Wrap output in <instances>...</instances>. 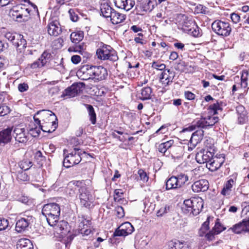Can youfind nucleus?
<instances>
[{
	"label": "nucleus",
	"instance_id": "nucleus-1",
	"mask_svg": "<svg viewBox=\"0 0 249 249\" xmlns=\"http://www.w3.org/2000/svg\"><path fill=\"white\" fill-rule=\"evenodd\" d=\"M73 184L78 190V197L80 200V205L88 209L92 208L94 206V198L86 184L82 181H77L73 182Z\"/></svg>",
	"mask_w": 249,
	"mask_h": 249
},
{
	"label": "nucleus",
	"instance_id": "nucleus-2",
	"mask_svg": "<svg viewBox=\"0 0 249 249\" xmlns=\"http://www.w3.org/2000/svg\"><path fill=\"white\" fill-rule=\"evenodd\" d=\"M218 121V117L214 116H207L206 117H201L200 119H196L192 122L191 125L184 128L182 130V132H191L197 128L207 129L213 126L215 124L217 123Z\"/></svg>",
	"mask_w": 249,
	"mask_h": 249
},
{
	"label": "nucleus",
	"instance_id": "nucleus-3",
	"mask_svg": "<svg viewBox=\"0 0 249 249\" xmlns=\"http://www.w3.org/2000/svg\"><path fill=\"white\" fill-rule=\"evenodd\" d=\"M203 207V200L201 198L193 197L184 201L182 210L186 214L196 215L199 213Z\"/></svg>",
	"mask_w": 249,
	"mask_h": 249
},
{
	"label": "nucleus",
	"instance_id": "nucleus-4",
	"mask_svg": "<svg viewBox=\"0 0 249 249\" xmlns=\"http://www.w3.org/2000/svg\"><path fill=\"white\" fill-rule=\"evenodd\" d=\"M42 213L44 215L48 224L54 225L59 220L60 214L59 205L55 203H48L44 205Z\"/></svg>",
	"mask_w": 249,
	"mask_h": 249
},
{
	"label": "nucleus",
	"instance_id": "nucleus-5",
	"mask_svg": "<svg viewBox=\"0 0 249 249\" xmlns=\"http://www.w3.org/2000/svg\"><path fill=\"white\" fill-rule=\"evenodd\" d=\"M66 150H64V159L63 160V165L67 168L73 166L80 162L82 160L81 155L85 154V151H82L78 148L74 149L68 155H65Z\"/></svg>",
	"mask_w": 249,
	"mask_h": 249
},
{
	"label": "nucleus",
	"instance_id": "nucleus-6",
	"mask_svg": "<svg viewBox=\"0 0 249 249\" xmlns=\"http://www.w3.org/2000/svg\"><path fill=\"white\" fill-rule=\"evenodd\" d=\"M213 31L217 35L228 36L231 32V27L229 22L216 20L212 24Z\"/></svg>",
	"mask_w": 249,
	"mask_h": 249
},
{
	"label": "nucleus",
	"instance_id": "nucleus-7",
	"mask_svg": "<svg viewBox=\"0 0 249 249\" xmlns=\"http://www.w3.org/2000/svg\"><path fill=\"white\" fill-rule=\"evenodd\" d=\"M97 57L101 60H109L115 61L118 59V56L115 51L108 45H103L96 51Z\"/></svg>",
	"mask_w": 249,
	"mask_h": 249
},
{
	"label": "nucleus",
	"instance_id": "nucleus-8",
	"mask_svg": "<svg viewBox=\"0 0 249 249\" xmlns=\"http://www.w3.org/2000/svg\"><path fill=\"white\" fill-rule=\"evenodd\" d=\"M37 115H39L42 118L43 124H47L53 126V129L51 131H54L57 127V124L56 121L57 117L52 111L49 110H42L36 112Z\"/></svg>",
	"mask_w": 249,
	"mask_h": 249
},
{
	"label": "nucleus",
	"instance_id": "nucleus-9",
	"mask_svg": "<svg viewBox=\"0 0 249 249\" xmlns=\"http://www.w3.org/2000/svg\"><path fill=\"white\" fill-rule=\"evenodd\" d=\"M85 84L83 83H75L67 88L64 91L62 96L73 97L82 92L84 89Z\"/></svg>",
	"mask_w": 249,
	"mask_h": 249
},
{
	"label": "nucleus",
	"instance_id": "nucleus-10",
	"mask_svg": "<svg viewBox=\"0 0 249 249\" xmlns=\"http://www.w3.org/2000/svg\"><path fill=\"white\" fill-rule=\"evenodd\" d=\"M134 231V228L128 222L121 224L114 232V236H126L131 234Z\"/></svg>",
	"mask_w": 249,
	"mask_h": 249
},
{
	"label": "nucleus",
	"instance_id": "nucleus-11",
	"mask_svg": "<svg viewBox=\"0 0 249 249\" xmlns=\"http://www.w3.org/2000/svg\"><path fill=\"white\" fill-rule=\"evenodd\" d=\"M33 222L34 218L32 216H27L26 217L21 218L16 223V231L18 232H22L26 231L29 225Z\"/></svg>",
	"mask_w": 249,
	"mask_h": 249
},
{
	"label": "nucleus",
	"instance_id": "nucleus-12",
	"mask_svg": "<svg viewBox=\"0 0 249 249\" xmlns=\"http://www.w3.org/2000/svg\"><path fill=\"white\" fill-rule=\"evenodd\" d=\"M236 234H240L243 232L249 231V219L244 218L241 221L234 225L229 229Z\"/></svg>",
	"mask_w": 249,
	"mask_h": 249
},
{
	"label": "nucleus",
	"instance_id": "nucleus-13",
	"mask_svg": "<svg viewBox=\"0 0 249 249\" xmlns=\"http://www.w3.org/2000/svg\"><path fill=\"white\" fill-rule=\"evenodd\" d=\"M155 1L151 0H141L136 5L137 10L140 12V14L143 15V12H150L154 9Z\"/></svg>",
	"mask_w": 249,
	"mask_h": 249
},
{
	"label": "nucleus",
	"instance_id": "nucleus-14",
	"mask_svg": "<svg viewBox=\"0 0 249 249\" xmlns=\"http://www.w3.org/2000/svg\"><path fill=\"white\" fill-rule=\"evenodd\" d=\"M214 153L208 150L203 149L198 152L196 155V159L197 162L201 164L206 163H208L213 157Z\"/></svg>",
	"mask_w": 249,
	"mask_h": 249
},
{
	"label": "nucleus",
	"instance_id": "nucleus-15",
	"mask_svg": "<svg viewBox=\"0 0 249 249\" xmlns=\"http://www.w3.org/2000/svg\"><path fill=\"white\" fill-rule=\"evenodd\" d=\"M92 79L101 81L107 76V72L106 68L101 66H92Z\"/></svg>",
	"mask_w": 249,
	"mask_h": 249
},
{
	"label": "nucleus",
	"instance_id": "nucleus-16",
	"mask_svg": "<svg viewBox=\"0 0 249 249\" xmlns=\"http://www.w3.org/2000/svg\"><path fill=\"white\" fill-rule=\"evenodd\" d=\"M92 66L85 65L77 71V75L83 80L92 79Z\"/></svg>",
	"mask_w": 249,
	"mask_h": 249
},
{
	"label": "nucleus",
	"instance_id": "nucleus-17",
	"mask_svg": "<svg viewBox=\"0 0 249 249\" xmlns=\"http://www.w3.org/2000/svg\"><path fill=\"white\" fill-rule=\"evenodd\" d=\"M51 226L53 227L54 231L61 236H63L68 232V223L64 221H56L54 225L49 224Z\"/></svg>",
	"mask_w": 249,
	"mask_h": 249
},
{
	"label": "nucleus",
	"instance_id": "nucleus-18",
	"mask_svg": "<svg viewBox=\"0 0 249 249\" xmlns=\"http://www.w3.org/2000/svg\"><path fill=\"white\" fill-rule=\"evenodd\" d=\"M175 76V71L170 69H166L162 72L160 76V80L162 84L168 86L173 82Z\"/></svg>",
	"mask_w": 249,
	"mask_h": 249
},
{
	"label": "nucleus",
	"instance_id": "nucleus-19",
	"mask_svg": "<svg viewBox=\"0 0 249 249\" xmlns=\"http://www.w3.org/2000/svg\"><path fill=\"white\" fill-rule=\"evenodd\" d=\"M209 186V183L206 179H200L195 181L191 186L193 191L195 193L206 191Z\"/></svg>",
	"mask_w": 249,
	"mask_h": 249
},
{
	"label": "nucleus",
	"instance_id": "nucleus-20",
	"mask_svg": "<svg viewBox=\"0 0 249 249\" xmlns=\"http://www.w3.org/2000/svg\"><path fill=\"white\" fill-rule=\"evenodd\" d=\"M225 160L223 157H213L212 160L208 163H207L206 166L211 171H215L218 170L224 162Z\"/></svg>",
	"mask_w": 249,
	"mask_h": 249
},
{
	"label": "nucleus",
	"instance_id": "nucleus-21",
	"mask_svg": "<svg viewBox=\"0 0 249 249\" xmlns=\"http://www.w3.org/2000/svg\"><path fill=\"white\" fill-rule=\"evenodd\" d=\"M115 5L118 8L129 11L135 4L134 0H114Z\"/></svg>",
	"mask_w": 249,
	"mask_h": 249
},
{
	"label": "nucleus",
	"instance_id": "nucleus-22",
	"mask_svg": "<svg viewBox=\"0 0 249 249\" xmlns=\"http://www.w3.org/2000/svg\"><path fill=\"white\" fill-rule=\"evenodd\" d=\"M48 32L51 36H57L61 33V28L57 20L50 22L48 25Z\"/></svg>",
	"mask_w": 249,
	"mask_h": 249
},
{
	"label": "nucleus",
	"instance_id": "nucleus-23",
	"mask_svg": "<svg viewBox=\"0 0 249 249\" xmlns=\"http://www.w3.org/2000/svg\"><path fill=\"white\" fill-rule=\"evenodd\" d=\"M12 127H8L0 131V145L10 142L12 139Z\"/></svg>",
	"mask_w": 249,
	"mask_h": 249
},
{
	"label": "nucleus",
	"instance_id": "nucleus-24",
	"mask_svg": "<svg viewBox=\"0 0 249 249\" xmlns=\"http://www.w3.org/2000/svg\"><path fill=\"white\" fill-rule=\"evenodd\" d=\"M15 134V138L16 141L21 143H25L28 141L27 137L25 133L24 128H16L14 130Z\"/></svg>",
	"mask_w": 249,
	"mask_h": 249
},
{
	"label": "nucleus",
	"instance_id": "nucleus-25",
	"mask_svg": "<svg viewBox=\"0 0 249 249\" xmlns=\"http://www.w3.org/2000/svg\"><path fill=\"white\" fill-rule=\"evenodd\" d=\"M152 93V88L147 86L142 88L141 89L138 91V96L141 100L144 101L150 99L151 97Z\"/></svg>",
	"mask_w": 249,
	"mask_h": 249
},
{
	"label": "nucleus",
	"instance_id": "nucleus-26",
	"mask_svg": "<svg viewBox=\"0 0 249 249\" xmlns=\"http://www.w3.org/2000/svg\"><path fill=\"white\" fill-rule=\"evenodd\" d=\"M125 15L117 12L115 10L113 11L111 16L109 18V20L113 24H118L122 23L125 19Z\"/></svg>",
	"mask_w": 249,
	"mask_h": 249
},
{
	"label": "nucleus",
	"instance_id": "nucleus-27",
	"mask_svg": "<svg viewBox=\"0 0 249 249\" xmlns=\"http://www.w3.org/2000/svg\"><path fill=\"white\" fill-rule=\"evenodd\" d=\"M168 247L169 249H191L187 243L181 242L178 240L170 241Z\"/></svg>",
	"mask_w": 249,
	"mask_h": 249
},
{
	"label": "nucleus",
	"instance_id": "nucleus-28",
	"mask_svg": "<svg viewBox=\"0 0 249 249\" xmlns=\"http://www.w3.org/2000/svg\"><path fill=\"white\" fill-rule=\"evenodd\" d=\"M114 10L108 3L104 2L101 4V12L103 16L107 18H110Z\"/></svg>",
	"mask_w": 249,
	"mask_h": 249
},
{
	"label": "nucleus",
	"instance_id": "nucleus-29",
	"mask_svg": "<svg viewBox=\"0 0 249 249\" xmlns=\"http://www.w3.org/2000/svg\"><path fill=\"white\" fill-rule=\"evenodd\" d=\"M17 249H33V245L31 241L27 238H21L18 240L17 244Z\"/></svg>",
	"mask_w": 249,
	"mask_h": 249
},
{
	"label": "nucleus",
	"instance_id": "nucleus-30",
	"mask_svg": "<svg viewBox=\"0 0 249 249\" xmlns=\"http://www.w3.org/2000/svg\"><path fill=\"white\" fill-rule=\"evenodd\" d=\"M174 143V140H170L159 144L157 146L158 151L161 153L165 154V152L171 147Z\"/></svg>",
	"mask_w": 249,
	"mask_h": 249
},
{
	"label": "nucleus",
	"instance_id": "nucleus-31",
	"mask_svg": "<svg viewBox=\"0 0 249 249\" xmlns=\"http://www.w3.org/2000/svg\"><path fill=\"white\" fill-rule=\"evenodd\" d=\"M86 107L89 120L92 124H95L96 123V114L93 106L89 104H85Z\"/></svg>",
	"mask_w": 249,
	"mask_h": 249
},
{
	"label": "nucleus",
	"instance_id": "nucleus-32",
	"mask_svg": "<svg viewBox=\"0 0 249 249\" xmlns=\"http://www.w3.org/2000/svg\"><path fill=\"white\" fill-rule=\"evenodd\" d=\"M165 186V189L166 190L175 189L179 188L178 186V183L175 176H172L171 178H168L166 181Z\"/></svg>",
	"mask_w": 249,
	"mask_h": 249
},
{
	"label": "nucleus",
	"instance_id": "nucleus-33",
	"mask_svg": "<svg viewBox=\"0 0 249 249\" xmlns=\"http://www.w3.org/2000/svg\"><path fill=\"white\" fill-rule=\"evenodd\" d=\"M20 37L18 39H16L13 45L16 47L19 52H21L26 47L27 42L22 35L20 34Z\"/></svg>",
	"mask_w": 249,
	"mask_h": 249
},
{
	"label": "nucleus",
	"instance_id": "nucleus-34",
	"mask_svg": "<svg viewBox=\"0 0 249 249\" xmlns=\"http://www.w3.org/2000/svg\"><path fill=\"white\" fill-rule=\"evenodd\" d=\"M235 184V180L233 178H230L225 184L221 191V194L226 196L230 194L233 185Z\"/></svg>",
	"mask_w": 249,
	"mask_h": 249
},
{
	"label": "nucleus",
	"instance_id": "nucleus-35",
	"mask_svg": "<svg viewBox=\"0 0 249 249\" xmlns=\"http://www.w3.org/2000/svg\"><path fill=\"white\" fill-rule=\"evenodd\" d=\"M84 37V33L82 31L73 32L71 34L70 38L71 42L75 44L79 43Z\"/></svg>",
	"mask_w": 249,
	"mask_h": 249
},
{
	"label": "nucleus",
	"instance_id": "nucleus-36",
	"mask_svg": "<svg viewBox=\"0 0 249 249\" xmlns=\"http://www.w3.org/2000/svg\"><path fill=\"white\" fill-rule=\"evenodd\" d=\"M17 9H18V12H19L18 16H20L21 18L23 17L28 18L31 15V10L26 8L25 5H18Z\"/></svg>",
	"mask_w": 249,
	"mask_h": 249
},
{
	"label": "nucleus",
	"instance_id": "nucleus-37",
	"mask_svg": "<svg viewBox=\"0 0 249 249\" xmlns=\"http://www.w3.org/2000/svg\"><path fill=\"white\" fill-rule=\"evenodd\" d=\"M236 112L238 115V121L240 124H243L245 121L246 112L245 107L242 106H238L236 108Z\"/></svg>",
	"mask_w": 249,
	"mask_h": 249
},
{
	"label": "nucleus",
	"instance_id": "nucleus-38",
	"mask_svg": "<svg viewBox=\"0 0 249 249\" xmlns=\"http://www.w3.org/2000/svg\"><path fill=\"white\" fill-rule=\"evenodd\" d=\"M34 158L39 166H42L46 161V157L44 156L42 153L38 150L35 153Z\"/></svg>",
	"mask_w": 249,
	"mask_h": 249
},
{
	"label": "nucleus",
	"instance_id": "nucleus-39",
	"mask_svg": "<svg viewBox=\"0 0 249 249\" xmlns=\"http://www.w3.org/2000/svg\"><path fill=\"white\" fill-rule=\"evenodd\" d=\"M86 49V46L84 43L79 44L75 45L73 46L70 47L68 49V51L70 52H76L78 53L81 54L84 52V50Z\"/></svg>",
	"mask_w": 249,
	"mask_h": 249
},
{
	"label": "nucleus",
	"instance_id": "nucleus-40",
	"mask_svg": "<svg viewBox=\"0 0 249 249\" xmlns=\"http://www.w3.org/2000/svg\"><path fill=\"white\" fill-rule=\"evenodd\" d=\"M175 177H176L178 186L179 188L183 186L189 179L188 176L183 173L179 174Z\"/></svg>",
	"mask_w": 249,
	"mask_h": 249
},
{
	"label": "nucleus",
	"instance_id": "nucleus-41",
	"mask_svg": "<svg viewBox=\"0 0 249 249\" xmlns=\"http://www.w3.org/2000/svg\"><path fill=\"white\" fill-rule=\"evenodd\" d=\"M19 166L22 170L26 171L33 166V163L30 160L24 159L19 162Z\"/></svg>",
	"mask_w": 249,
	"mask_h": 249
},
{
	"label": "nucleus",
	"instance_id": "nucleus-42",
	"mask_svg": "<svg viewBox=\"0 0 249 249\" xmlns=\"http://www.w3.org/2000/svg\"><path fill=\"white\" fill-rule=\"evenodd\" d=\"M209 218L210 217H208L206 221L202 225L201 227L198 231V234L200 236L202 237L204 236L206 234V232L209 230L210 223Z\"/></svg>",
	"mask_w": 249,
	"mask_h": 249
},
{
	"label": "nucleus",
	"instance_id": "nucleus-43",
	"mask_svg": "<svg viewBox=\"0 0 249 249\" xmlns=\"http://www.w3.org/2000/svg\"><path fill=\"white\" fill-rule=\"evenodd\" d=\"M171 209V206L168 204L163 205L160 208L157 212L156 215L158 217L163 216L168 213Z\"/></svg>",
	"mask_w": 249,
	"mask_h": 249
},
{
	"label": "nucleus",
	"instance_id": "nucleus-44",
	"mask_svg": "<svg viewBox=\"0 0 249 249\" xmlns=\"http://www.w3.org/2000/svg\"><path fill=\"white\" fill-rule=\"evenodd\" d=\"M194 27L186 29L188 31V33L192 35L194 37H199L201 36V30L198 28V27L195 24L193 25Z\"/></svg>",
	"mask_w": 249,
	"mask_h": 249
},
{
	"label": "nucleus",
	"instance_id": "nucleus-45",
	"mask_svg": "<svg viewBox=\"0 0 249 249\" xmlns=\"http://www.w3.org/2000/svg\"><path fill=\"white\" fill-rule=\"evenodd\" d=\"M203 133V131L202 130L195 131L192 134L190 141H193L194 142H196V143H198L202 139Z\"/></svg>",
	"mask_w": 249,
	"mask_h": 249
},
{
	"label": "nucleus",
	"instance_id": "nucleus-46",
	"mask_svg": "<svg viewBox=\"0 0 249 249\" xmlns=\"http://www.w3.org/2000/svg\"><path fill=\"white\" fill-rule=\"evenodd\" d=\"M249 73V70L247 69L243 70L242 71L241 85L243 88H246L247 86V80Z\"/></svg>",
	"mask_w": 249,
	"mask_h": 249
},
{
	"label": "nucleus",
	"instance_id": "nucleus-47",
	"mask_svg": "<svg viewBox=\"0 0 249 249\" xmlns=\"http://www.w3.org/2000/svg\"><path fill=\"white\" fill-rule=\"evenodd\" d=\"M208 109L210 110V112L211 113H213V115H215L218 114L219 110L221 111L222 110V108L221 107L219 103L216 102V103L211 105L209 107Z\"/></svg>",
	"mask_w": 249,
	"mask_h": 249
},
{
	"label": "nucleus",
	"instance_id": "nucleus-48",
	"mask_svg": "<svg viewBox=\"0 0 249 249\" xmlns=\"http://www.w3.org/2000/svg\"><path fill=\"white\" fill-rule=\"evenodd\" d=\"M5 37L11 42H12L13 45L16 39H18V38H19V37L20 38V34H19L8 32L5 34Z\"/></svg>",
	"mask_w": 249,
	"mask_h": 249
},
{
	"label": "nucleus",
	"instance_id": "nucleus-49",
	"mask_svg": "<svg viewBox=\"0 0 249 249\" xmlns=\"http://www.w3.org/2000/svg\"><path fill=\"white\" fill-rule=\"evenodd\" d=\"M219 220L218 219H216L215 225L212 229V230L214 231V233L216 234L220 233L221 232L225 230V228H224L221 224Z\"/></svg>",
	"mask_w": 249,
	"mask_h": 249
},
{
	"label": "nucleus",
	"instance_id": "nucleus-50",
	"mask_svg": "<svg viewBox=\"0 0 249 249\" xmlns=\"http://www.w3.org/2000/svg\"><path fill=\"white\" fill-rule=\"evenodd\" d=\"M79 227L82 228L84 227L89 228L91 224L90 219L87 218L85 216L82 215L80 220Z\"/></svg>",
	"mask_w": 249,
	"mask_h": 249
},
{
	"label": "nucleus",
	"instance_id": "nucleus-51",
	"mask_svg": "<svg viewBox=\"0 0 249 249\" xmlns=\"http://www.w3.org/2000/svg\"><path fill=\"white\" fill-rule=\"evenodd\" d=\"M52 56L51 53L48 51H45L41 54V56L39 57L40 60L43 62L44 66L46 64V63L50 60V58Z\"/></svg>",
	"mask_w": 249,
	"mask_h": 249
},
{
	"label": "nucleus",
	"instance_id": "nucleus-52",
	"mask_svg": "<svg viewBox=\"0 0 249 249\" xmlns=\"http://www.w3.org/2000/svg\"><path fill=\"white\" fill-rule=\"evenodd\" d=\"M152 196L157 202H160L163 201L164 195L162 191H157L153 193Z\"/></svg>",
	"mask_w": 249,
	"mask_h": 249
},
{
	"label": "nucleus",
	"instance_id": "nucleus-53",
	"mask_svg": "<svg viewBox=\"0 0 249 249\" xmlns=\"http://www.w3.org/2000/svg\"><path fill=\"white\" fill-rule=\"evenodd\" d=\"M151 67L153 69L160 71H164L166 65L158 61H154L152 63Z\"/></svg>",
	"mask_w": 249,
	"mask_h": 249
},
{
	"label": "nucleus",
	"instance_id": "nucleus-54",
	"mask_svg": "<svg viewBox=\"0 0 249 249\" xmlns=\"http://www.w3.org/2000/svg\"><path fill=\"white\" fill-rule=\"evenodd\" d=\"M207 8L201 4H199L195 8V12L198 14H206L208 13Z\"/></svg>",
	"mask_w": 249,
	"mask_h": 249
},
{
	"label": "nucleus",
	"instance_id": "nucleus-55",
	"mask_svg": "<svg viewBox=\"0 0 249 249\" xmlns=\"http://www.w3.org/2000/svg\"><path fill=\"white\" fill-rule=\"evenodd\" d=\"M115 211L116 215L119 218H123L124 216V209L122 206H117L115 207Z\"/></svg>",
	"mask_w": 249,
	"mask_h": 249
},
{
	"label": "nucleus",
	"instance_id": "nucleus-56",
	"mask_svg": "<svg viewBox=\"0 0 249 249\" xmlns=\"http://www.w3.org/2000/svg\"><path fill=\"white\" fill-rule=\"evenodd\" d=\"M138 174L140 178V179L143 182H147L148 180V176L146 174V172L142 169L139 170Z\"/></svg>",
	"mask_w": 249,
	"mask_h": 249
},
{
	"label": "nucleus",
	"instance_id": "nucleus-57",
	"mask_svg": "<svg viewBox=\"0 0 249 249\" xmlns=\"http://www.w3.org/2000/svg\"><path fill=\"white\" fill-rule=\"evenodd\" d=\"M10 111V108L4 105H0V116H3L9 113Z\"/></svg>",
	"mask_w": 249,
	"mask_h": 249
},
{
	"label": "nucleus",
	"instance_id": "nucleus-58",
	"mask_svg": "<svg viewBox=\"0 0 249 249\" xmlns=\"http://www.w3.org/2000/svg\"><path fill=\"white\" fill-rule=\"evenodd\" d=\"M43 66H44L43 61L42 62L39 58L37 60L31 64L30 67L33 69H35L38 68H41Z\"/></svg>",
	"mask_w": 249,
	"mask_h": 249
},
{
	"label": "nucleus",
	"instance_id": "nucleus-59",
	"mask_svg": "<svg viewBox=\"0 0 249 249\" xmlns=\"http://www.w3.org/2000/svg\"><path fill=\"white\" fill-rule=\"evenodd\" d=\"M9 222L5 218H0V231L5 230L8 226Z\"/></svg>",
	"mask_w": 249,
	"mask_h": 249
},
{
	"label": "nucleus",
	"instance_id": "nucleus-60",
	"mask_svg": "<svg viewBox=\"0 0 249 249\" xmlns=\"http://www.w3.org/2000/svg\"><path fill=\"white\" fill-rule=\"evenodd\" d=\"M168 17V14L165 11L161 10L160 12H158L156 15V20L158 21V19H161L163 20L165 18H167Z\"/></svg>",
	"mask_w": 249,
	"mask_h": 249
},
{
	"label": "nucleus",
	"instance_id": "nucleus-61",
	"mask_svg": "<svg viewBox=\"0 0 249 249\" xmlns=\"http://www.w3.org/2000/svg\"><path fill=\"white\" fill-rule=\"evenodd\" d=\"M123 192L120 189H115L114 190V198L115 201H119L121 197L123 196Z\"/></svg>",
	"mask_w": 249,
	"mask_h": 249
},
{
	"label": "nucleus",
	"instance_id": "nucleus-62",
	"mask_svg": "<svg viewBox=\"0 0 249 249\" xmlns=\"http://www.w3.org/2000/svg\"><path fill=\"white\" fill-rule=\"evenodd\" d=\"M40 127L39 128L36 127L30 128L29 131L33 137H36L38 136L40 133Z\"/></svg>",
	"mask_w": 249,
	"mask_h": 249
},
{
	"label": "nucleus",
	"instance_id": "nucleus-63",
	"mask_svg": "<svg viewBox=\"0 0 249 249\" xmlns=\"http://www.w3.org/2000/svg\"><path fill=\"white\" fill-rule=\"evenodd\" d=\"M17 8V6L14 7L13 9L11 10V13L13 17H15L17 20H18L19 19H21L20 18V16H18L19 15V12H18V9Z\"/></svg>",
	"mask_w": 249,
	"mask_h": 249
},
{
	"label": "nucleus",
	"instance_id": "nucleus-64",
	"mask_svg": "<svg viewBox=\"0 0 249 249\" xmlns=\"http://www.w3.org/2000/svg\"><path fill=\"white\" fill-rule=\"evenodd\" d=\"M28 89L29 86L28 84L25 83L19 84L18 86V90L21 92L27 91Z\"/></svg>",
	"mask_w": 249,
	"mask_h": 249
}]
</instances>
